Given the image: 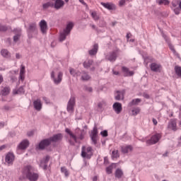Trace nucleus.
Returning a JSON list of instances; mask_svg holds the SVG:
<instances>
[{
  "label": "nucleus",
  "mask_w": 181,
  "mask_h": 181,
  "mask_svg": "<svg viewBox=\"0 0 181 181\" xmlns=\"http://www.w3.org/2000/svg\"><path fill=\"white\" fill-rule=\"evenodd\" d=\"M23 175L29 181H37L39 180V174L35 173L33 167L30 165L24 166Z\"/></svg>",
  "instance_id": "obj_1"
},
{
  "label": "nucleus",
  "mask_w": 181,
  "mask_h": 181,
  "mask_svg": "<svg viewBox=\"0 0 181 181\" xmlns=\"http://www.w3.org/2000/svg\"><path fill=\"white\" fill-rule=\"evenodd\" d=\"M73 28H74V23H73V21H69L66 23V28L59 35V42H64V40H66L67 36H69L71 33V30H73Z\"/></svg>",
  "instance_id": "obj_2"
},
{
  "label": "nucleus",
  "mask_w": 181,
  "mask_h": 181,
  "mask_svg": "<svg viewBox=\"0 0 181 181\" xmlns=\"http://www.w3.org/2000/svg\"><path fill=\"white\" fill-rule=\"evenodd\" d=\"M38 33L37 24L36 23H30L27 28V35L28 39H33Z\"/></svg>",
  "instance_id": "obj_3"
},
{
  "label": "nucleus",
  "mask_w": 181,
  "mask_h": 181,
  "mask_svg": "<svg viewBox=\"0 0 181 181\" xmlns=\"http://www.w3.org/2000/svg\"><path fill=\"white\" fill-rule=\"evenodd\" d=\"M94 153H93V148L89 146L88 148L86 146H83L81 148V156L84 159H91V156H93Z\"/></svg>",
  "instance_id": "obj_4"
},
{
  "label": "nucleus",
  "mask_w": 181,
  "mask_h": 181,
  "mask_svg": "<svg viewBox=\"0 0 181 181\" xmlns=\"http://www.w3.org/2000/svg\"><path fill=\"white\" fill-rule=\"evenodd\" d=\"M52 143L49 138L43 139L35 146L37 151H45L46 148L50 146Z\"/></svg>",
  "instance_id": "obj_5"
},
{
  "label": "nucleus",
  "mask_w": 181,
  "mask_h": 181,
  "mask_svg": "<svg viewBox=\"0 0 181 181\" xmlns=\"http://www.w3.org/2000/svg\"><path fill=\"white\" fill-rule=\"evenodd\" d=\"M5 162L7 166H13L15 162V154L12 152H8L5 156Z\"/></svg>",
  "instance_id": "obj_6"
},
{
  "label": "nucleus",
  "mask_w": 181,
  "mask_h": 181,
  "mask_svg": "<svg viewBox=\"0 0 181 181\" xmlns=\"http://www.w3.org/2000/svg\"><path fill=\"white\" fill-rule=\"evenodd\" d=\"M51 78L54 81V84H60L62 83V80H63V72L59 71L57 74V77L54 76V71H52L51 72Z\"/></svg>",
  "instance_id": "obj_7"
},
{
  "label": "nucleus",
  "mask_w": 181,
  "mask_h": 181,
  "mask_svg": "<svg viewBox=\"0 0 181 181\" xmlns=\"http://www.w3.org/2000/svg\"><path fill=\"white\" fill-rule=\"evenodd\" d=\"M90 137L92 141V144L95 145L97 144V138H98V129L97 128V126H94L91 131V134H90Z\"/></svg>",
  "instance_id": "obj_8"
},
{
  "label": "nucleus",
  "mask_w": 181,
  "mask_h": 181,
  "mask_svg": "<svg viewBox=\"0 0 181 181\" xmlns=\"http://www.w3.org/2000/svg\"><path fill=\"white\" fill-rule=\"evenodd\" d=\"M162 37L165 40L166 43L168 45L169 49L173 52L174 54H177L179 56V54L176 52V49H175V47L170 43V39L163 32L161 33Z\"/></svg>",
  "instance_id": "obj_9"
},
{
  "label": "nucleus",
  "mask_w": 181,
  "mask_h": 181,
  "mask_svg": "<svg viewBox=\"0 0 181 181\" xmlns=\"http://www.w3.org/2000/svg\"><path fill=\"white\" fill-rule=\"evenodd\" d=\"M49 160H50V156H46L42 160H40L39 166L42 168L43 170H47V164L49 163Z\"/></svg>",
  "instance_id": "obj_10"
},
{
  "label": "nucleus",
  "mask_w": 181,
  "mask_h": 181,
  "mask_svg": "<svg viewBox=\"0 0 181 181\" xmlns=\"http://www.w3.org/2000/svg\"><path fill=\"white\" fill-rule=\"evenodd\" d=\"M74 105H76V97L71 96L67 103L66 110L68 112L74 111Z\"/></svg>",
  "instance_id": "obj_11"
},
{
  "label": "nucleus",
  "mask_w": 181,
  "mask_h": 181,
  "mask_svg": "<svg viewBox=\"0 0 181 181\" xmlns=\"http://www.w3.org/2000/svg\"><path fill=\"white\" fill-rule=\"evenodd\" d=\"M160 140V135L159 134H156L153 135L150 139L146 141V144L148 145H155V144H158Z\"/></svg>",
  "instance_id": "obj_12"
},
{
  "label": "nucleus",
  "mask_w": 181,
  "mask_h": 181,
  "mask_svg": "<svg viewBox=\"0 0 181 181\" xmlns=\"http://www.w3.org/2000/svg\"><path fill=\"white\" fill-rule=\"evenodd\" d=\"M49 139V141L52 143H56V142H60L61 141L63 140V134L62 133H57L55 134H53L52 136L48 138Z\"/></svg>",
  "instance_id": "obj_13"
},
{
  "label": "nucleus",
  "mask_w": 181,
  "mask_h": 181,
  "mask_svg": "<svg viewBox=\"0 0 181 181\" xmlns=\"http://www.w3.org/2000/svg\"><path fill=\"white\" fill-rule=\"evenodd\" d=\"M117 57H118L117 50L112 51V52H110L108 55L106 56L107 60H108L111 63H114V62L117 60Z\"/></svg>",
  "instance_id": "obj_14"
},
{
  "label": "nucleus",
  "mask_w": 181,
  "mask_h": 181,
  "mask_svg": "<svg viewBox=\"0 0 181 181\" xmlns=\"http://www.w3.org/2000/svg\"><path fill=\"white\" fill-rule=\"evenodd\" d=\"M33 105L35 111H41L43 107V104L42 103V100L40 98H37L33 101Z\"/></svg>",
  "instance_id": "obj_15"
},
{
  "label": "nucleus",
  "mask_w": 181,
  "mask_h": 181,
  "mask_svg": "<svg viewBox=\"0 0 181 181\" xmlns=\"http://www.w3.org/2000/svg\"><path fill=\"white\" fill-rule=\"evenodd\" d=\"M100 5L107 11H115L117 9V6L112 2H101Z\"/></svg>",
  "instance_id": "obj_16"
},
{
  "label": "nucleus",
  "mask_w": 181,
  "mask_h": 181,
  "mask_svg": "<svg viewBox=\"0 0 181 181\" xmlns=\"http://www.w3.org/2000/svg\"><path fill=\"white\" fill-rule=\"evenodd\" d=\"M122 73H124V77H132V76L135 74V72H134V71H129V69L127 66H122Z\"/></svg>",
  "instance_id": "obj_17"
},
{
  "label": "nucleus",
  "mask_w": 181,
  "mask_h": 181,
  "mask_svg": "<svg viewBox=\"0 0 181 181\" xmlns=\"http://www.w3.org/2000/svg\"><path fill=\"white\" fill-rule=\"evenodd\" d=\"M39 26L40 28V31L43 35L47 32V22H46L45 20H41Z\"/></svg>",
  "instance_id": "obj_18"
},
{
  "label": "nucleus",
  "mask_w": 181,
  "mask_h": 181,
  "mask_svg": "<svg viewBox=\"0 0 181 181\" xmlns=\"http://www.w3.org/2000/svg\"><path fill=\"white\" fill-rule=\"evenodd\" d=\"M162 68V65L159 64H156L155 62H153L150 64V69L151 71H154V73H158L160 72V69Z\"/></svg>",
  "instance_id": "obj_19"
},
{
  "label": "nucleus",
  "mask_w": 181,
  "mask_h": 181,
  "mask_svg": "<svg viewBox=\"0 0 181 181\" xmlns=\"http://www.w3.org/2000/svg\"><path fill=\"white\" fill-rule=\"evenodd\" d=\"M64 1L63 0H55V1L53 2V8L59 11V9H62V8L64 6Z\"/></svg>",
  "instance_id": "obj_20"
},
{
  "label": "nucleus",
  "mask_w": 181,
  "mask_h": 181,
  "mask_svg": "<svg viewBox=\"0 0 181 181\" xmlns=\"http://www.w3.org/2000/svg\"><path fill=\"white\" fill-rule=\"evenodd\" d=\"M125 95V90H117L116 95L115 96V99L116 101H121V100H124Z\"/></svg>",
  "instance_id": "obj_21"
},
{
  "label": "nucleus",
  "mask_w": 181,
  "mask_h": 181,
  "mask_svg": "<svg viewBox=\"0 0 181 181\" xmlns=\"http://www.w3.org/2000/svg\"><path fill=\"white\" fill-rule=\"evenodd\" d=\"M168 129H172V131L176 132L177 131V127L176 124V119H171L168 122Z\"/></svg>",
  "instance_id": "obj_22"
},
{
  "label": "nucleus",
  "mask_w": 181,
  "mask_h": 181,
  "mask_svg": "<svg viewBox=\"0 0 181 181\" xmlns=\"http://www.w3.org/2000/svg\"><path fill=\"white\" fill-rule=\"evenodd\" d=\"M113 110L116 114H121V111H122V104L119 102L115 103L113 104Z\"/></svg>",
  "instance_id": "obj_23"
},
{
  "label": "nucleus",
  "mask_w": 181,
  "mask_h": 181,
  "mask_svg": "<svg viewBox=\"0 0 181 181\" xmlns=\"http://www.w3.org/2000/svg\"><path fill=\"white\" fill-rule=\"evenodd\" d=\"M10 93L11 88L9 86H6L0 90V95L2 97H6V95H9Z\"/></svg>",
  "instance_id": "obj_24"
},
{
  "label": "nucleus",
  "mask_w": 181,
  "mask_h": 181,
  "mask_svg": "<svg viewBox=\"0 0 181 181\" xmlns=\"http://www.w3.org/2000/svg\"><path fill=\"white\" fill-rule=\"evenodd\" d=\"M28 146H29V140L25 139L19 144L18 147L21 149V151H25Z\"/></svg>",
  "instance_id": "obj_25"
},
{
  "label": "nucleus",
  "mask_w": 181,
  "mask_h": 181,
  "mask_svg": "<svg viewBox=\"0 0 181 181\" xmlns=\"http://www.w3.org/2000/svg\"><path fill=\"white\" fill-rule=\"evenodd\" d=\"M98 52V44H95L93 45V49L88 51V53L90 56H95Z\"/></svg>",
  "instance_id": "obj_26"
},
{
  "label": "nucleus",
  "mask_w": 181,
  "mask_h": 181,
  "mask_svg": "<svg viewBox=\"0 0 181 181\" xmlns=\"http://www.w3.org/2000/svg\"><path fill=\"white\" fill-rule=\"evenodd\" d=\"M134 148L131 145L122 146V153H128V152H131Z\"/></svg>",
  "instance_id": "obj_27"
},
{
  "label": "nucleus",
  "mask_w": 181,
  "mask_h": 181,
  "mask_svg": "<svg viewBox=\"0 0 181 181\" xmlns=\"http://www.w3.org/2000/svg\"><path fill=\"white\" fill-rule=\"evenodd\" d=\"M81 78L82 81H88L89 80L91 79V76H90V75H88L87 72L83 71Z\"/></svg>",
  "instance_id": "obj_28"
},
{
  "label": "nucleus",
  "mask_w": 181,
  "mask_h": 181,
  "mask_svg": "<svg viewBox=\"0 0 181 181\" xmlns=\"http://www.w3.org/2000/svg\"><path fill=\"white\" fill-rule=\"evenodd\" d=\"M1 54L3 56V57H5L6 59H11V53L8 49H1Z\"/></svg>",
  "instance_id": "obj_29"
},
{
  "label": "nucleus",
  "mask_w": 181,
  "mask_h": 181,
  "mask_svg": "<svg viewBox=\"0 0 181 181\" xmlns=\"http://www.w3.org/2000/svg\"><path fill=\"white\" fill-rule=\"evenodd\" d=\"M115 177H117V179H121V177H122V176H124V172L120 168H117L115 170Z\"/></svg>",
  "instance_id": "obj_30"
},
{
  "label": "nucleus",
  "mask_w": 181,
  "mask_h": 181,
  "mask_svg": "<svg viewBox=\"0 0 181 181\" xmlns=\"http://www.w3.org/2000/svg\"><path fill=\"white\" fill-rule=\"evenodd\" d=\"M13 94L14 95H16V94H25V88H23V86H21L17 90L14 89L13 90Z\"/></svg>",
  "instance_id": "obj_31"
},
{
  "label": "nucleus",
  "mask_w": 181,
  "mask_h": 181,
  "mask_svg": "<svg viewBox=\"0 0 181 181\" xmlns=\"http://www.w3.org/2000/svg\"><path fill=\"white\" fill-rule=\"evenodd\" d=\"M115 168V163H112L110 165L106 168V173L107 175H111L112 173V170Z\"/></svg>",
  "instance_id": "obj_32"
},
{
  "label": "nucleus",
  "mask_w": 181,
  "mask_h": 181,
  "mask_svg": "<svg viewBox=\"0 0 181 181\" xmlns=\"http://www.w3.org/2000/svg\"><path fill=\"white\" fill-rule=\"evenodd\" d=\"M142 100L139 98L133 99L129 103V105L130 107H132V105H138L139 103H141Z\"/></svg>",
  "instance_id": "obj_33"
},
{
  "label": "nucleus",
  "mask_w": 181,
  "mask_h": 181,
  "mask_svg": "<svg viewBox=\"0 0 181 181\" xmlns=\"http://www.w3.org/2000/svg\"><path fill=\"white\" fill-rule=\"evenodd\" d=\"M175 74H177V77H180L181 78V66L176 65L174 68Z\"/></svg>",
  "instance_id": "obj_34"
},
{
  "label": "nucleus",
  "mask_w": 181,
  "mask_h": 181,
  "mask_svg": "<svg viewBox=\"0 0 181 181\" xmlns=\"http://www.w3.org/2000/svg\"><path fill=\"white\" fill-rule=\"evenodd\" d=\"M93 60L89 59L88 62H84L83 66L85 69H89L91 66H93Z\"/></svg>",
  "instance_id": "obj_35"
},
{
  "label": "nucleus",
  "mask_w": 181,
  "mask_h": 181,
  "mask_svg": "<svg viewBox=\"0 0 181 181\" xmlns=\"http://www.w3.org/2000/svg\"><path fill=\"white\" fill-rule=\"evenodd\" d=\"M43 9H48V8H53V1H48L42 4Z\"/></svg>",
  "instance_id": "obj_36"
},
{
  "label": "nucleus",
  "mask_w": 181,
  "mask_h": 181,
  "mask_svg": "<svg viewBox=\"0 0 181 181\" xmlns=\"http://www.w3.org/2000/svg\"><path fill=\"white\" fill-rule=\"evenodd\" d=\"M156 4H158V5H169L170 4V1L169 0H156Z\"/></svg>",
  "instance_id": "obj_37"
},
{
  "label": "nucleus",
  "mask_w": 181,
  "mask_h": 181,
  "mask_svg": "<svg viewBox=\"0 0 181 181\" xmlns=\"http://www.w3.org/2000/svg\"><path fill=\"white\" fill-rule=\"evenodd\" d=\"M61 172L62 173H64L65 177H69V176L70 175V173H69V170H67V168H66V167H62Z\"/></svg>",
  "instance_id": "obj_38"
},
{
  "label": "nucleus",
  "mask_w": 181,
  "mask_h": 181,
  "mask_svg": "<svg viewBox=\"0 0 181 181\" xmlns=\"http://www.w3.org/2000/svg\"><path fill=\"white\" fill-rule=\"evenodd\" d=\"M90 15H91L93 19H94L95 21L100 20V16H98V15H97V11L90 12Z\"/></svg>",
  "instance_id": "obj_39"
},
{
  "label": "nucleus",
  "mask_w": 181,
  "mask_h": 181,
  "mask_svg": "<svg viewBox=\"0 0 181 181\" xmlns=\"http://www.w3.org/2000/svg\"><path fill=\"white\" fill-rule=\"evenodd\" d=\"M17 32H18V33L16 34V35L13 36V42H14L15 43H16V42H18V41L21 39V33H19V31H17Z\"/></svg>",
  "instance_id": "obj_40"
},
{
  "label": "nucleus",
  "mask_w": 181,
  "mask_h": 181,
  "mask_svg": "<svg viewBox=\"0 0 181 181\" xmlns=\"http://www.w3.org/2000/svg\"><path fill=\"white\" fill-rule=\"evenodd\" d=\"M132 115H134V116L138 115V114L141 112V109H139V107L134 108L132 109Z\"/></svg>",
  "instance_id": "obj_41"
},
{
  "label": "nucleus",
  "mask_w": 181,
  "mask_h": 181,
  "mask_svg": "<svg viewBox=\"0 0 181 181\" xmlns=\"http://www.w3.org/2000/svg\"><path fill=\"white\" fill-rule=\"evenodd\" d=\"M84 91H87L88 93H93V88L90 86H87V85H85L83 86Z\"/></svg>",
  "instance_id": "obj_42"
},
{
  "label": "nucleus",
  "mask_w": 181,
  "mask_h": 181,
  "mask_svg": "<svg viewBox=\"0 0 181 181\" xmlns=\"http://www.w3.org/2000/svg\"><path fill=\"white\" fill-rule=\"evenodd\" d=\"M98 25L100 28H105V26H107V23H105V21L104 20L101 19L99 21Z\"/></svg>",
  "instance_id": "obj_43"
},
{
  "label": "nucleus",
  "mask_w": 181,
  "mask_h": 181,
  "mask_svg": "<svg viewBox=\"0 0 181 181\" xmlns=\"http://www.w3.org/2000/svg\"><path fill=\"white\" fill-rule=\"evenodd\" d=\"M100 135L103 136V138H107L108 136V131L107 130H103L100 132Z\"/></svg>",
  "instance_id": "obj_44"
},
{
  "label": "nucleus",
  "mask_w": 181,
  "mask_h": 181,
  "mask_svg": "<svg viewBox=\"0 0 181 181\" xmlns=\"http://www.w3.org/2000/svg\"><path fill=\"white\" fill-rule=\"evenodd\" d=\"M65 132L69 135L70 138H71V136H73L74 134H73V132H71V130H70V129L66 128L65 129Z\"/></svg>",
  "instance_id": "obj_45"
},
{
  "label": "nucleus",
  "mask_w": 181,
  "mask_h": 181,
  "mask_svg": "<svg viewBox=\"0 0 181 181\" xmlns=\"http://www.w3.org/2000/svg\"><path fill=\"white\" fill-rule=\"evenodd\" d=\"M112 158H118V157L119 156L118 155V150L112 151Z\"/></svg>",
  "instance_id": "obj_46"
},
{
  "label": "nucleus",
  "mask_w": 181,
  "mask_h": 181,
  "mask_svg": "<svg viewBox=\"0 0 181 181\" xmlns=\"http://www.w3.org/2000/svg\"><path fill=\"white\" fill-rule=\"evenodd\" d=\"M6 30H8V27L0 24V32H6Z\"/></svg>",
  "instance_id": "obj_47"
},
{
  "label": "nucleus",
  "mask_w": 181,
  "mask_h": 181,
  "mask_svg": "<svg viewBox=\"0 0 181 181\" xmlns=\"http://www.w3.org/2000/svg\"><path fill=\"white\" fill-rule=\"evenodd\" d=\"M103 110H104V108H103V103H99L98 104V111L99 112H103Z\"/></svg>",
  "instance_id": "obj_48"
},
{
  "label": "nucleus",
  "mask_w": 181,
  "mask_h": 181,
  "mask_svg": "<svg viewBox=\"0 0 181 181\" xmlns=\"http://www.w3.org/2000/svg\"><path fill=\"white\" fill-rule=\"evenodd\" d=\"M25 73H26L25 66L21 65V67L20 69V74L25 75Z\"/></svg>",
  "instance_id": "obj_49"
},
{
  "label": "nucleus",
  "mask_w": 181,
  "mask_h": 181,
  "mask_svg": "<svg viewBox=\"0 0 181 181\" xmlns=\"http://www.w3.org/2000/svg\"><path fill=\"white\" fill-rule=\"evenodd\" d=\"M69 73L70 74H71V76H75L76 74V76H78V74H77V72H76V70H74V69H71L69 70Z\"/></svg>",
  "instance_id": "obj_50"
},
{
  "label": "nucleus",
  "mask_w": 181,
  "mask_h": 181,
  "mask_svg": "<svg viewBox=\"0 0 181 181\" xmlns=\"http://www.w3.org/2000/svg\"><path fill=\"white\" fill-rule=\"evenodd\" d=\"M173 11L175 15H179L180 13V8L179 7L175 8Z\"/></svg>",
  "instance_id": "obj_51"
},
{
  "label": "nucleus",
  "mask_w": 181,
  "mask_h": 181,
  "mask_svg": "<svg viewBox=\"0 0 181 181\" xmlns=\"http://www.w3.org/2000/svg\"><path fill=\"white\" fill-rule=\"evenodd\" d=\"M71 138H72V139H74V142L76 144H78V141L77 139H78L77 135L74 134L73 136H71Z\"/></svg>",
  "instance_id": "obj_52"
},
{
  "label": "nucleus",
  "mask_w": 181,
  "mask_h": 181,
  "mask_svg": "<svg viewBox=\"0 0 181 181\" xmlns=\"http://www.w3.org/2000/svg\"><path fill=\"white\" fill-rule=\"evenodd\" d=\"M104 165H110V161L108 160V157L107 156L104 158Z\"/></svg>",
  "instance_id": "obj_53"
},
{
  "label": "nucleus",
  "mask_w": 181,
  "mask_h": 181,
  "mask_svg": "<svg viewBox=\"0 0 181 181\" xmlns=\"http://www.w3.org/2000/svg\"><path fill=\"white\" fill-rule=\"evenodd\" d=\"M28 136H33L35 135V132L33 130L28 132L27 133Z\"/></svg>",
  "instance_id": "obj_54"
},
{
  "label": "nucleus",
  "mask_w": 181,
  "mask_h": 181,
  "mask_svg": "<svg viewBox=\"0 0 181 181\" xmlns=\"http://www.w3.org/2000/svg\"><path fill=\"white\" fill-rule=\"evenodd\" d=\"M78 138L81 141H83L84 139V134H83V132H81V134H80L79 136H78Z\"/></svg>",
  "instance_id": "obj_55"
},
{
  "label": "nucleus",
  "mask_w": 181,
  "mask_h": 181,
  "mask_svg": "<svg viewBox=\"0 0 181 181\" xmlns=\"http://www.w3.org/2000/svg\"><path fill=\"white\" fill-rule=\"evenodd\" d=\"M119 6H124V5H125V0H120L119 1Z\"/></svg>",
  "instance_id": "obj_56"
},
{
  "label": "nucleus",
  "mask_w": 181,
  "mask_h": 181,
  "mask_svg": "<svg viewBox=\"0 0 181 181\" xmlns=\"http://www.w3.org/2000/svg\"><path fill=\"white\" fill-rule=\"evenodd\" d=\"M9 135L11 136V138H13V136L16 135V133L14 131H11L9 132Z\"/></svg>",
  "instance_id": "obj_57"
},
{
  "label": "nucleus",
  "mask_w": 181,
  "mask_h": 181,
  "mask_svg": "<svg viewBox=\"0 0 181 181\" xmlns=\"http://www.w3.org/2000/svg\"><path fill=\"white\" fill-rule=\"evenodd\" d=\"M143 97H144V98H146V100H149V98H151L149 95L146 93H143Z\"/></svg>",
  "instance_id": "obj_58"
},
{
  "label": "nucleus",
  "mask_w": 181,
  "mask_h": 181,
  "mask_svg": "<svg viewBox=\"0 0 181 181\" xmlns=\"http://www.w3.org/2000/svg\"><path fill=\"white\" fill-rule=\"evenodd\" d=\"M42 100L45 101V103L46 104L50 103V101H49V99H47V98H46V97H43V98H42Z\"/></svg>",
  "instance_id": "obj_59"
},
{
  "label": "nucleus",
  "mask_w": 181,
  "mask_h": 181,
  "mask_svg": "<svg viewBox=\"0 0 181 181\" xmlns=\"http://www.w3.org/2000/svg\"><path fill=\"white\" fill-rule=\"evenodd\" d=\"M19 80H21V81H23L25 80V75L20 74Z\"/></svg>",
  "instance_id": "obj_60"
},
{
  "label": "nucleus",
  "mask_w": 181,
  "mask_h": 181,
  "mask_svg": "<svg viewBox=\"0 0 181 181\" xmlns=\"http://www.w3.org/2000/svg\"><path fill=\"white\" fill-rule=\"evenodd\" d=\"M21 57L22 55L19 54V53L16 54V59H17L18 60H19V59H21Z\"/></svg>",
  "instance_id": "obj_61"
},
{
  "label": "nucleus",
  "mask_w": 181,
  "mask_h": 181,
  "mask_svg": "<svg viewBox=\"0 0 181 181\" xmlns=\"http://www.w3.org/2000/svg\"><path fill=\"white\" fill-rule=\"evenodd\" d=\"M69 143L70 145H71V146H74V145H76L74 141H73L71 139L69 140Z\"/></svg>",
  "instance_id": "obj_62"
},
{
  "label": "nucleus",
  "mask_w": 181,
  "mask_h": 181,
  "mask_svg": "<svg viewBox=\"0 0 181 181\" xmlns=\"http://www.w3.org/2000/svg\"><path fill=\"white\" fill-rule=\"evenodd\" d=\"M4 110H5L6 111H9V110H11V107H9V106H8V105H5V106L4 107Z\"/></svg>",
  "instance_id": "obj_63"
},
{
  "label": "nucleus",
  "mask_w": 181,
  "mask_h": 181,
  "mask_svg": "<svg viewBox=\"0 0 181 181\" xmlns=\"http://www.w3.org/2000/svg\"><path fill=\"white\" fill-rule=\"evenodd\" d=\"M11 80L13 82V81H16V76H11Z\"/></svg>",
  "instance_id": "obj_64"
}]
</instances>
